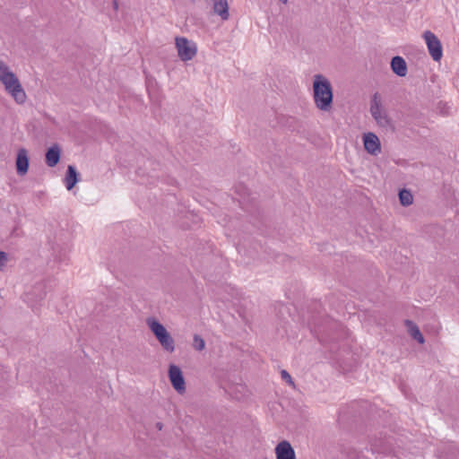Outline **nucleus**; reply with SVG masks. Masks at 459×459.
Wrapping results in <instances>:
<instances>
[{"instance_id": "nucleus-1", "label": "nucleus", "mask_w": 459, "mask_h": 459, "mask_svg": "<svg viewBox=\"0 0 459 459\" xmlns=\"http://www.w3.org/2000/svg\"><path fill=\"white\" fill-rule=\"evenodd\" d=\"M313 99L316 107L325 112L333 108V92L330 81L322 74H316L313 82Z\"/></svg>"}, {"instance_id": "nucleus-2", "label": "nucleus", "mask_w": 459, "mask_h": 459, "mask_svg": "<svg viewBox=\"0 0 459 459\" xmlns=\"http://www.w3.org/2000/svg\"><path fill=\"white\" fill-rule=\"evenodd\" d=\"M0 82L4 85L5 90L12 95L17 103L22 104L25 102L26 93L17 76L2 60H0Z\"/></svg>"}, {"instance_id": "nucleus-3", "label": "nucleus", "mask_w": 459, "mask_h": 459, "mask_svg": "<svg viewBox=\"0 0 459 459\" xmlns=\"http://www.w3.org/2000/svg\"><path fill=\"white\" fill-rule=\"evenodd\" d=\"M146 324L163 350L170 353L173 352L175 351V342L165 326L153 317L147 318Z\"/></svg>"}, {"instance_id": "nucleus-4", "label": "nucleus", "mask_w": 459, "mask_h": 459, "mask_svg": "<svg viewBox=\"0 0 459 459\" xmlns=\"http://www.w3.org/2000/svg\"><path fill=\"white\" fill-rule=\"evenodd\" d=\"M369 111L380 127L387 128L392 126V119L386 109L383 107L381 96L378 92H375L371 96Z\"/></svg>"}, {"instance_id": "nucleus-5", "label": "nucleus", "mask_w": 459, "mask_h": 459, "mask_svg": "<svg viewBox=\"0 0 459 459\" xmlns=\"http://www.w3.org/2000/svg\"><path fill=\"white\" fill-rule=\"evenodd\" d=\"M176 48L178 56L182 61L192 60L197 52L195 43L184 37L176 38Z\"/></svg>"}, {"instance_id": "nucleus-6", "label": "nucleus", "mask_w": 459, "mask_h": 459, "mask_svg": "<svg viewBox=\"0 0 459 459\" xmlns=\"http://www.w3.org/2000/svg\"><path fill=\"white\" fill-rule=\"evenodd\" d=\"M429 53L434 61H439L443 56L442 45L438 38L430 30H426L423 34Z\"/></svg>"}, {"instance_id": "nucleus-7", "label": "nucleus", "mask_w": 459, "mask_h": 459, "mask_svg": "<svg viewBox=\"0 0 459 459\" xmlns=\"http://www.w3.org/2000/svg\"><path fill=\"white\" fill-rule=\"evenodd\" d=\"M169 378L173 388L180 394L186 392V382L182 370L177 365L170 364L169 367Z\"/></svg>"}, {"instance_id": "nucleus-8", "label": "nucleus", "mask_w": 459, "mask_h": 459, "mask_svg": "<svg viewBox=\"0 0 459 459\" xmlns=\"http://www.w3.org/2000/svg\"><path fill=\"white\" fill-rule=\"evenodd\" d=\"M363 144L366 152L371 155H377L381 152L379 138L374 133L368 132L363 134Z\"/></svg>"}, {"instance_id": "nucleus-9", "label": "nucleus", "mask_w": 459, "mask_h": 459, "mask_svg": "<svg viewBox=\"0 0 459 459\" xmlns=\"http://www.w3.org/2000/svg\"><path fill=\"white\" fill-rule=\"evenodd\" d=\"M276 459H296V454L290 443L287 440L281 441L275 446Z\"/></svg>"}, {"instance_id": "nucleus-10", "label": "nucleus", "mask_w": 459, "mask_h": 459, "mask_svg": "<svg viewBox=\"0 0 459 459\" xmlns=\"http://www.w3.org/2000/svg\"><path fill=\"white\" fill-rule=\"evenodd\" d=\"M16 171L19 176L27 174L30 166V159L28 152L24 148H21L16 156Z\"/></svg>"}, {"instance_id": "nucleus-11", "label": "nucleus", "mask_w": 459, "mask_h": 459, "mask_svg": "<svg viewBox=\"0 0 459 459\" xmlns=\"http://www.w3.org/2000/svg\"><path fill=\"white\" fill-rule=\"evenodd\" d=\"M391 69L394 74L399 77H404L407 74L408 67L403 57L395 56L390 62Z\"/></svg>"}, {"instance_id": "nucleus-12", "label": "nucleus", "mask_w": 459, "mask_h": 459, "mask_svg": "<svg viewBox=\"0 0 459 459\" xmlns=\"http://www.w3.org/2000/svg\"><path fill=\"white\" fill-rule=\"evenodd\" d=\"M61 157V149L57 144H54L51 147H49L45 154V161L46 164L53 168L56 166L60 160Z\"/></svg>"}, {"instance_id": "nucleus-13", "label": "nucleus", "mask_w": 459, "mask_h": 459, "mask_svg": "<svg viewBox=\"0 0 459 459\" xmlns=\"http://www.w3.org/2000/svg\"><path fill=\"white\" fill-rule=\"evenodd\" d=\"M80 180V173L77 171L74 165H68L65 177V185L67 190H72Z\"/></svg>"}, {"instance_id": "nucleus-14", "label": "nucleus", "mask_w": 459, "mask_h": 459, "mask_svg": "<svg viewBox=\"0 0 459 459\" xmlns=\"http://www.w3.org/2000/svg\"><path fill=\"white\" fill-rule=\"evenodd\" d=\"M213 12L218 14L223 21L230 17L229 4L227 0H212Z\"/></svg>"}, {"instance_id": "nucleus-15", "label": "nucleus", "mask_w": 459, "mask_h": 459, "mask_svg": "<svg viewBox=\"0 0 459 459\" xmlns=\"http://www.w3.org/2000/svg\"><path fill=\"white\" fill-rule=\"evenodd\" d=\"M405 325L408 326L410 335L419 343L423 344L425 342V339L417 325L411 320H406Z\"/></svg>"}, {"instance_id": "nucleus-16", "label": "nucleus", "mask_w": 459, "mask_h": 459, "mask_svg": "<svg viewBox=\"0 0 459 459\" xmlns=\"http://www.w3.org/2000/svg\"><path fill=\"white\" fill-rule=\"evenodd\" d=\"M398 195H399L400 204L403 206H408L412 204L413 197L409 190L402 189V190H400Z\"/></svg>"}, {"instance_id": "nucleus-17", "label": "nucleus", "mask_w": 459, "mask_h": 459, "mask_svg": "<svg viewBox=\"0 0 459 459\" xmlns=\"http://www.w3.org/2000/svg\"><path fill=\"white\" fill-rule=\"evenodd\" d=\"M192 346L195 350L202 351L205 348V342L199 334H195L193 337Z\"/></svg>"}, {"instance_id": "nucleus-18", "label": "nucleus", "mask_w": 459, "mask_h": 459, "mask_svg": "<svg viewBox=\"0 0 459 459\" xmlns=\"http://www.w3.org/2000/svg\"><path fill=\"white\" fill-rule=\"evenodd\" d=\"M8 262L7 254L4 251H0V270L3 269Z\"/></svg>"}, {"instance_id": "nucleus-19", "label": "nucleus", "mask_w": 459, "mask_h": 459, "mask_svg": "<svg viewBox=\"0 0 459 459\" xmlns=\"http://www.w3.org/2000/svg\"><path fill=\"white\" fill-rule=\"evenodd\" d=\"M281 376L283 380L288 382L290 385H294V382L292 381L290 375L286 370H281Z\"/></svg>"}, {"instance_id": "nucleus-20", "label": "nucleus", "mask_w": 459, "mask_h": 459, "mask_svg": "<svg viewBox=\"0 0 459 459\" xmlns=\"http://www.w3.org/2000/svg\"><path fill=\"white\" fill-rule=\"evenodd\" d=\"M162 427H163V425H162V423H161V422H157V423H156V428H157L159 430L162 429Z\"/></svg>"}, {"instance_id": "nucleus-21", "label": "nucleus", "mask_w": 459, "mask_h": 459, "mask_svg": "<svg viewBox=\"0 0 459 459\" xmlns=\"http://www.w3.org/2000/svg\"><path fill=\"white\" fill-rule=\"evenodd\" d=\"M113 4H114V8H115V9H117V8H118V4H117V0H114V1H113Z\"/></svg>"}, {"instance_id": "nucleus-22", "label": "nucleus", "mask_w": 459, "mask_h": 459, "mask_svg": "<svg viewBox=\"0 0 459 459\" xmlns=\"http://www.w3.org/2000/svg\"><path fill=\"white\" fill-rule=\"evenodd\" d=\"M280 2H281L282 4H286L288 2V0H279Z\"/></svg>"}]
</instances>
